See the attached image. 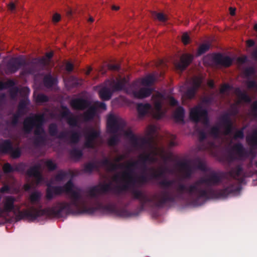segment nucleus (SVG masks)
I'll list each match as a JSON object with an SVG mask.
<instances>
[{
	"label": "nucleus",
	"instance_id": "f257e3e1",
	"mask_svg": "<svg viewBox=\"0 0 257 257\" xmlns=\"http://www.w3.org/2000/svg\"><path fill=\"white\" fill-rule=\"evenodd\" d=\"M124 126L125 122L119 116L112 114L108 115L107 130L110 133L116 135L109 139L108 145H115L118 141L117 136H124L130 140L133 147L137 149H146L148 153L140 154L136 161H127L119 164L117 163L126 158L125 155H117L113 162L104 160L102 165L106 170V175L103 177L108 183L99 184L91 188L88 192L91 196L111 190H125L132 186L145 183L149 179L145 169L141 167V165L159 160L166 162L171 160L172 157L171 152L158 146L155 139L156 128L154 125L147 127L145 137L134 135L131 129L125 130Z\"/></svg>",
	"mask_w": 257,
	"mask_h": 257
},
{
	"label": "nucleus",
	"instance_id": "f03ea898",
	"mask_svg": "<svg viewBox=\"0 0 257 257\" xmlns=\"http://www.w3.org/2000/svg\"><path fill=\"white\" fill-rule=\"evenodd\" d=\"M145 210H0V224L20 220L40 221L47 218H62L68 216L130 218L140 215Z\"/></svg>",
	"mask_w": 257,
	"mask_h": 257
},
{
	"label": "nucleus",
	"instance_id": "7ed1b4c3",
	"mask_svg": "<svg viewBox=\"0 0 257 257\" xmlns=\"http://www.w3.org/2000/svg\"><path fill=\"white\" fill-rule=\"evenodd\" d=\"M152 100L154 105L153 108L149 103L138 104L137 109L140 115L143 116L150 113L154 118L159 119L164 113L162 108L165 110L168 104L171 106L177 104V101L173 97L165 96L159 92L153 95Z\"/></svg>",
	"mask_w": 257,
	"mask_h": 257
},
{
	"label": "nucleus",
	"instance_id": "20e7f679",
	"mask_svg": "<svg viewBox=\"0 0 257 257\" xmlns=\"http://www.w3.org/2000/svg\"><path fill=\"white\" fill-rule=\"evenodd\" d=\"M194 171V168L188 162L177 163L172 170L164 169L161 167L156 169L152 168L150 170L151 176L153 178L160 177L167 173L175 174L182 178H187L189 177Z\"/></svg>",
	"mask_w": 257,
	"mask_h": 257
},
{
	"label": "nucleus",
	"instance_id": "39448f33",
	"mask_svg": "<svg viewBox=\"0 0 257 257\" xmlns=\"http://www.w3.org/2000/svg\"><path fill=\"white\" fill-rule=\"evenodd\" d=\"M62 193L70 195L74 204L76 206L80 207L83 204L81 191L77 188L74 187L71 181H68L63 187H53L49 186L47 190L46 196L48 199H51L53 194H59Z\"/></svg>",
	"mask_w": 257,
	"mask_h": 257
},
{
	"label": "nucleus",
	"instance_id": "423d86ee",
	"mask_svg": "<svg viewBox=\"0 0 257 257\" xmlns=\"http://www.w3.org/2000/svg\"><path fill=\"white\" fill-rule=\"evenodd\" d=\"M126 83L124 78H117L116 80L113 79L106 82V86L103 87L99 91L100 98L103 100H108L111 98L112 94L114 91L121 90Z\"/></svg>",
	"mask_w": 257,
	"mask_h": 257
},
{
	"label": "nucleus",
	"instance_id": "0eeeda50",
	"mask_svg": "<svg viewBox=\"0 0 257 257\" xmlns=\"http://www.w3.org/2000/svg\"><path fill=\"white\" fill-rule=\"evenodd\" d=\"M44 118L43 114L35 115L32 117H27L24 122V130L29 132L33 127H35V135L42 136L44 133L42 127Z\"/></svg>",
	"mask_w": 257,
	"mask_h": 257
},
{
	"label": "nucleus",
	"instance_id": "6e6552de",
	"mask_svg": "<svg viewBox=\"0 0 257 257\" xmlns=\"http://www.w3.org/2000/svg\"><path fill=\"white\" fill-rule=\"evenodd\" d=\"M232 123L230 120H226L212 127L211 135L215 138L221 137L228 135L231 130Z\"/></svg>",
	"mask_w": 257,
	"mask_h": 257
},
{
	"label": "nucleus",
	"instance_id": "1a4fd4ad",
	"mask_svg": "<svg viewBox=\"0 0 257 257\" xmlns=\"http://www.w3.org/2000/svg\"><path fill=\"white\" fill-rule=\"evenodd\" d=\"M40 165H36L31 168L27 171V174L29 177H34L35 181L32 180L30 183H27L24 185V189L26 191L28 190L30 188H35L36 185L39 183L41 180L42 177L40 174Z\"/></svg>",
	"mask_w": 257,
	"mask_h": 257
},
{
	"label": "nucleus",
	"instance_id": "9d476101",
	"mask_svg": "<svg viewBox=\"0 0 257 257\" xmlns=\"http://www.w3.org/2000/svg\"><path fill=\"white\" fill-rule=\"evenodd\" d=\"M99 133L98 131L90 129L85 134V146L87 148H94L100 143L99 138Z\"/></svg>",
	"mask_w": 257,
	"mask_h": 257
},
{
	"label": "nucleus",
	"instance_id": "9b49d317",
	"mask_svg": "<svg viewBox=\"0 0 257 257\" xmlns=\"http://www.w3.org/2000/svg\"><path fill=\"white\" fill-rule=\"evenodd\" d=\"M190 117L191 119L195 122L201 121L204 124H207L208 123L207 111L200 106L191 109Z\"/></svg>",
	"mask_w": 257,
	"mask_h": 257
},
{
	"label": "nucleus",
	"instance_id": "f8f14e48",
	"mask_svg": "<svg viewBox=\"0 0 257 257\" xmlns=\"http://www.w3.org/2000/svg\"><path fill=\"white\" fill-rule=\"evenodd\" d=\"M202 82L200 77L195 76L191 80L192 88L189 89L186 93L182 96V103H185V100L186 99L192 98L196 92L197 89L199 87Z\"/></svg>",
	"mask_w": 257,
	"mask_h": 257
},
{
	"label": "nucleus",
	"instance_id": "ddd939ff",
	"mask_svg": "<svg viewBox=\"0 0 257 257\" xmlns=\"http://www.w3.org/2000/svg\"><path fill=\"white\" fill-rule=\"evenodd\" d=\"M193 58V55L191 54H183L180 57V61L175 62L176 68L181 71L185 69L192 62Z\"/></svg>",
	"mask_w": 257,
	"mask_h": 257
},
{
	"label": "nucleus",
	"instance_id": "4468645a",
	"mask_svg": "<svg viewBox=\"0 0 257 257\" xmlns=\"http://www.w3.org/2000/svg\"><path fill=\"white\" fill-rule=\"evenodd\" d=\"M61 115L66 118L67 123L70 126H76L78 122V117L70 113L69 109L66 107H62Z\"/></svg>",
	"mask_w": 257,
	"mask_h": 257
},
{
	"label": "nucleus",
	"instance_id": "2eb2a0df",
	"mask_svg": "<svg viewBox=\"0 0 257 257\" xmlns=\"http://www.w3.org/2000/svg\"><path fill=\"white\" fill-rule=\"evenodd\" d=\"M71 107L75 110H84L89 106V102L81 98L73 99L70 101Z\"/></svg>",
	"mask_w": 257,
	"mask_h": 257
},
{
	"label": "nucleus",
	"instance_id": "dca6fc26",
	"mask_svg": "<svg viewBox=\"0 0 257 257\" xmlns=\"http://www.w3.org/2000/svg\"><path fill=\"white\" fill-rule=\"evenodd\" d=\"M26 63L25 59L22 57L13 58L11 60L9 65V70L11 73L17 71L21 66Z\"/></svg>",
	"mask_w": 257,
	"mask_h": 257
},
{
	"label": "nucleus",
	"instance_id": "f3484780",
	"mask_svg": "<svg viewBox=\"0 0 257 257\" xmlns=\"http://www.w3.org/2000/svg\"><path fill=\"white\" fill-rule=\"evenodd\" d=\"M214 59L216 63L225 67H229L232 64L233 61L230 57L221 54L216 55Z\"/></svg>",
	"mask_w": 257,
	"mask_h": 257
},
{
	"label": "nucleus",
	"instance_id": "a211bd4d",
	"mask_svg": "<svg viewBox=\"0 0 257 257\" xmlns=\"http://www.w3.org/2000/svg\"><path fill=\"white\" fill-rule=\"evenodd\" d=\"M153 91L152 89L149 87H142L139 90L133 91L134 96L138 99H143L151 95Z\"/></svg>",
	"mask_w": 257,
	"mask_h": 257
},
{
	"label": "nucleus",
	"instance_id": "6ab92c4d",
	"mask_svg": "<svg viewBox=\"0 0 257 257\" xmlns=\"http://www.w3.org/2000/svg\"><path fill=\"white\" fill-rule=\"evenodd\" d=\"M232 151L233 154L236 156V159H242L246 157L247 153L243 149L242 146L240 144H237L234 145L232 148Z\"/></svg>",
	"mask_w": 257,
	"mask_h": 257
},
{
	"label": "nucleus",
	"instance_id": "aec40b11",
	"mask_svg": "<svg viewBox=\"0 0 257 257\" xmlns=\"http://www.w3.org/2000/svg\"><path fill=\"white\" fill-rule=\"evenodd\" d=\"M235 94L237 98V100L235 102V105H236L241 102H249L251 100L250 98L247 95L246 92L241 91L239 88L235 89Z\"/></svg>",
	"mask_w": 257,
	"mask_h": 257
},
{
	"label": "nucleus",
	"instance_id": "412c9836",
	"mask_svg": "<svg viewBox=\"0 0 257 257\" xmlns=\"http://www.w3.org/2000/svg\"><path fill=\"white\" fill-rule=\"evenodd\" d=\"M219 177L215 173H210L206 178L201 180V183H204L208 185L214 184L219 181Z\"/></svg>",
	"mask_w": 257,
	"mask_h": 257
},
{
	"label": "nucleus",
	"instance_id": "4be33fe9",
	"mask_svg": "<svg viewBox=\"0 0 257 257\" xmlns=\"http://www.w3.org/2000/svg\"><path fill=\"white\" fill-rule=\"evenodd\" d=\"M96 111L92 106L89 107L87 111H85L82 115L83 120L85 121L92 119L95 116Z\"/></svg>",
	"mask_w": 257,
	"mask_h": 257
},
{
	"label": "nucleus",
	"instance_id": "5701e85b",
	"mask_svg": "<svg viewBox=\"0 0 257 257\" xmlns=\"http://www.w3.org/2000/svg\"><path fill=\"white\" fill-rule=\"evenodd\" d=\"M246 141L248 144L250 146L257 145V129L253 131L251 135L246 137Z\"/></svg>",
	"mask_w": 257,
	"mask_h": 257
},
{
	"label": "nucleus",
	"instance_id": "b1692460",
	"mask_svg": "<svg viewBox=\"0 0 257 257\" xmlns=\"http://www.w3.org/2000/svg\"><path fill=\"white\" fill-rule=\"evenodd\" d=\"M56 78L51 77L50 75H46L44 78V83L45 86L47 88L52 87L56 83Z\"/></svg>",
	"mask_w": 257,
	"mask_h": 257
},
{
	"label": "nucleus",
	"instance_id": "393cba45",
	"mask_svg": "<svg viewBox=\"0 0 257 257\" xmlns=\"http://www.w3.org/2000/svg\"><path fill=\"white\" fill-rule=\"evenodd\" d=\"M12 149V144L8 141H5L0 145V151L2 153H9Z\"/></svg>",
	"mask_w": 257,
	"mask_h": 257
},
{
	"label": "nucleus",
	"instance_id": "a878e982",
	"mask_svg": "<svg viewBox=\"0 0 257 257\" xmlns=\"http://www.w3.org/2000/svg\"><path fill=\"white\" fill-rule=\"evenodd\" d=\"M155 81V78L153 75H149L141 80V83L142 85L145 86H150L152 85Z\"/></svg>",
	"mask_w": 257,
	"mask_h": 257
},
{
	"label": "nucleus",
	"instance_id": "bb28decb",
	"mask_svg": "<svg viewBox=\"0 0 257 257\" xmlns=\"http://www.w3.org/2000/svg\"><path fill=\"white\" fill-rule=\"evenodd\" d=\"M53 56V52L47 53L44 57L39 60V63L43 65H49L51 62V59Z\"/></svg>",
	"mask_w": 257,
	"mask_h": 257
},
{
	"label": "nucleus",
	"instance_id": "cd10ccee",
	"mask_svg": "<svg viewBox=\"0 0 257 257\" xmlns=\"http://www.w3.org/2000/svg\"><path fill=\"white\" fill-rule=\"evenodd\" d=\"M174 117L178 121L183 120L184 116V109L181 107H178L174 112Z\"/></svg>",
	"mask_w": 257,
	"mask_h": 257
},
{
	"label": "nucleus",
	"instance_id": "c85d7f7f",
	"mask_svg": "<svg viewBox=\"0 0 257 257\" xmlns=\"http://www.w3.org/2000/svg\"><path fill=\"white\" fill-rule=\"evenodd\" d=\"M152 16L154 19L161 22H165L169 19L168 16L162 13H157L154 12H153Z\"/></svg>",
	"mask_w": 257,
	"mask_h": 257
},
{
	"label": "nucleus",
	"instance_id": "c756f323",
	"mask_svg": "<svg viewBox=\"0 0 257 257\" xmlns=\"http://www.w3.org/2000/svg\"><path fill=\"white\" fill-rule=\"evenodd\" d=\"M198 184L190 187L189 191L191 193L195 192L199 197H205L206 193L204 190H200L198 188Z\"/></svg>",
	"mask_w": 257,
	"mask_h": 257
},
{
	"label": "nucleus",
	"instance_id": "7c9ffc66",
	"mask_svg": "<svg viewBox=\"0 0 257 257\" xmlns=\"http://www.w3.org/2000/svg\"><path fill=\"white\" fill-rule=\"evenodd\" d=\"M15 199L12 197H7L5 199L4 209H13Z\"/></svg>",
	"mask_w": 257,
	"mask_h": 257
},
{
	"label": "nucleus",
	"instance_id": "2f4dec72",
	"mask_svg": "<svg viewBox=\"0 0 257 257\" xmlns=\"http://www.w3.org/2000/svg\"><path fill=\"white\" fill-rule=\"evenodd\" d=\"M210 45L209 43H204L201 44L198 48L197 55H201L209 50Z\"/></svg>",
	"mask_w": 257,
	"mask_h": 257
},
{
	"label": "nucleus",
	"instance_id": "473e14b6",
	"mask_svg": "<svg viewBox=\"0 0 257 257\" xmlns=\"http://www.w3.org/2000/svg\"><path fill=\"white\" fill-rule=\"evenodd\" d=\"M41 194L38 192H35L32 193L30 197V200L32 204L36 203L38 202L40 197Z\"/></svg>",
	"mask_w": 257,
	"mask_h": 257
},
{
	"label": "nucleus",
	"instance_id": "72a5a7b5",
	"mask_svg": "<svg viewBox=\"0 0 257 257\" xmlns=\"http://www.w3.org/2000/svg\"><path fill=\"white\" fill-rule=\"evenodd\" d=\"M241 171V168L240 166H237L230 171V175L232 177L237 179L240 176Z\"/></svg>",
	"mask_w": 257,
	"mask_h": 257
},
{
	"label": "nucleus",
	"instance_id": "f704fd0d",
	"mask_svg": "<svg viewBox=\"0 0 257 257\" xmlns=\"http://www.w3.org/2000/svg\"><path fill=\"white\" fill-rule=\"evenodd\" d=\"M37 103H43L48 101V97L43 94H39L35 97Z\"/></svg>",
	"mask_w": 257,
	"mask_h": 257
},
{
	"label": "nucleus",
	"instance_id": "c9c22d12",
	"mask_svg": "<svg viewBox=\"0 0 257 257\" xmlns=\"http://www.w3.org/2000/svg\"><path fill=\"white\" fill-rule=\"evenodd\" d=\"M14 81L11 80H8L5 82L0 81V90L9 88L14 85Z\"/></svg>",
	"mask_w": 257,
	"mask_h": 257
},
{
	"label": "nucleus",
	"instance_id": "e433bc0d",
	"mask_svg": "<svg viewBox=\"0 0 257 257\" xmlns=\"http://www.w3.org/2000/svg\"><path fill=\"white\" fill-rule=\"evenodd\" d=\"M27 104V100H23L21 101L18 107V112L20 114H22L24 113L25 108Z\"/></svg>",
	"mask_w": 257,
	"mask_h": 257
},
{
	"label": "nucleus",
	"instance_id": "4c0bfd02",
	"mask_svg": "<svg viewBox=\"0 0 257 257\" xmlns=\"http://www.w3.org/2000/svg\"><path fill=\"white\" fill-rule=\"evenodd\" d=\"M92 107L94 108L95 111H96V110L98 108H101L103 110L106 109V105L105 103L99 101H96L94 102L92 105Z\"/></svg>",
	"mask_w": 257,
	"mask_h": 257
},
{
	"label": "nucleus",
	"instance_id": "58836bf2",
	"mask_svg": "<svg viewBox=\"0 0 257 257\" xmlns=\"http://www.w3.org/2000/svg\"><path fill=\"white\" fill-rule=\"evenodd\" d=\"M149 214L154 219L158 218L161 215V210H148Z\"/></svg>",
	"mask_w": 257,
	"mask_h": 257
},
{
	"label": "nucleus",
	"instance_id": "ea45409f",
	"mask_svg": "<svg viewBox=\"0 0 257 257\" xmlns=\"http://www.w3.org/2000/svg\"><path fill=\"white\" fill-rule=\"evenodd\" d=\"M71 155L75 159H79L82 156V153L81 151L75 149L71 151Z\"/></svg>",
	"mask_w": 257,
	"mask_h": 257
},
{
	"label": "nucleus",
	"instance_id": "a19ab883",
	"mask_svg": "<svg viewBox=\"0 0 257 257\" xmlns=\"http://www.w3.org/2000/svg\"><path fill=\"white\" fill-rule=\"evenodd\" d=\"M169 139V147H173L177 145V142L175 141L176 137L173 135H169L168 137Z\"/></svg>",
	"mask_w": 257,
	"mask_h": 257
},
{
	"label": "nucleus",
	"instance_id": "79ce46f5",
	"mask_svg": "<svg viewBox=\"0 0 257 257\" xmlns=\"http://www.w3.org/2000/svg\"><path fill=\"white\" fill-rule=\"evenodd\" d=\"M57 126L55 124H51L49 125V132L51 136H55L57 134Z\"/></svg>",
	"mask_w": 257,
	"mask_h": 257
},
{
	"label": "nucleus",
	"instance_id": "37998d69",
	"mask_svg": "<svg viewBox=\"0 0 257 257\" xmlns=\"http://www.w3.org/2000/svg\"><path fill=\"white\" fill-rule=\"evenodd\" d=\"M96 168V165L94 163H88L85 166L84 170L86 172H90Z\"/></svg>",
	"mask_w": 257,
	"mask_h": 257
},
{
	"label": "nucleus",
	"instance_id": "c03bdc74",
	"mask_svg": "<svg viewBox=\"0 0 257 257\" xmlns=\"http://www.w3.org/2000/svg\"><path fill=\"white\" fill-rule=\"evenodd\" d=\"M80 138V135L77 133H73L70 137V141L71 143H77Z\"/></svg>",
	"mask_w": 257,
	"mask_h": 257
},
{
	"label": "nucleus",
	"instance_id": "a18cd8bd",
	"mask_svg": "<svg viewBox=\"0 0 257 257\" xmlns=\"http://www.w3.org/2000/svg\"><path fill=\"white\" fill-rule=\"evenodd\" d=\"M45 164L47 168L50 170H53L56 168V164L51 160L46 161L45 162Z\"/></svg>",
	"mask_w": 257,
	"mask_h": 257
},
{
	"label": "nucleus",
	"instance_id": "49530a36",
	"mask_svg": "<svg viewBox=\"0 0 257 257\" xmlns=\"http://www.w3.org/2000/svg\"><path fill=\"white\" fill-rule=\"evenodd\" d=\"M254 73V69L253 67H249L245 69L244 71V75L246 77H249L253 75Z\"/></svg>",
	"mask_w": 257,
	"mask_h": 257
},
{
	"label": "nucleus",
	"instance_id": "de8ad7c7",
	"mask_svg": "<svg viewBox=\"0 0 257 257\" xmlns=\"http://www.w3.org/2000/svg\"><path fill=\"white\" fill-rule=\"evenodd\" d=\"M11 156L13 158H17L21 155V151L19 149H17L15 150H12L10 152Z\"/></svg>",
	"mask_w": 257,
	"mask_h": 257
},
{
	"label": "nucleus",
	"instance_id": "09e8293b",
	"mask_svg": "<svg viewBox=\"0 0 257 257\" xmlns=\"http://www.w3.org/2000/svg\"><path fill=\"white\" fill-rule=\"evenodd\" d=\"M246 61V57L243 56L241 57H238L236 59V63L238 65V67H240V65L244 64Z\"/></svg>",
	"mask_w": 257,
	"mask_h": 257
},
{
	"label": "nucleus",
	"instance_id": "8fccbe9b",
	"mask_svg": "<svg viewBox=\"0 0 257 257\" xmlns=\"http://www.w3.org/2000/svg\"><path fill=\"white\" fill-rule=\"evenodd\" d=\"M251 114L255 117H257V101L254 102L251 107Z\"/></svg>",
	"mask_w": 257,
	"mask_h": 257
},
{
	"label": "nucleus",
	"instance_id": "3c124183",
	"mask_svg": "<svg viewBox=\"0 0 257 257\" xmlns=\"http://www.w3.org/2000/svg\"><path fill=\"white\" fill-rule=\"evenodd\" d=\"M33 73H34V67L31 66L30 67H29L28 69L27 68H25V69H24L23 71L21 72V75H24Z\"/></svg>",
	"mask_w": 257,
	"mask_h": 257
},
{
	"label": "nucleus",
	"instance_id": "603ef678",
	"mask_svg": "<svg viewBox=\"0 0 257 257\" xmlns=\"http://www.w3.org/2000/svg\"><path fill=\"white\" fill-rule=\"evenodd\" d=\"M3 169L5 173H9L13 171L12 168L9 163L5 164L3 166Z\"/></svg>",
	"mask_w": 257,
	"mask_h": 257
},
{
	"label": "nucleus",
	"instance_id": "864d4df0",
	"mask_svg": "<svg viewBox=\"0 0 257 257\" xmlns=\"http://www.w3.org/2000/svg\"><path fill=\"white\" fill-rule=\"evenodd\" d=\"M182 41L184 44L187 45L189 43L190 38L187 33H184L182 36Z\"/></svg>",
	"mask_w": 257,
	"mask_h": 257
},
{
	"label": "nucleus",
	"instance_id": "5fc2aeb1",
	"mask_svg": "<svg viewBox=\"0 0 257 257\" xmlns=\"http://www.w3.org/2000/svg\"><path fill=\"white\" fill-rule=\"evenodd\" d=\"M66 173L64 172H59L57 175L56 176V181H61L64 179L66 176Z\"/></svg>",
	"mask_w": 257,
	"mask_h": 257
},
{
	"label": "nucleus",
	"instance_id": "6e6d98bb",
	"mask_svg": "<svg viewBox=\"0 0 257 257\" xmlns=\"http://www.w3.org/2000/svg\"><path fill=\"white\" fill-rule=\"evenodd\" d=\"M243 137V133L242 130L237 131L234 135V139H242Z\"/></svg>",
	"mask_w": 257,
	"mask_h": 257
},
{
	"label": "nucleus",
	"instance_id": "4d7b16f0",
	"mask_svg": "<svg viewBox=\"0 0 257 257\" xmlns=\"http://www.w3.org/2000/svg\"><path fill=\"white\" fill-rule=\"evenodd\" d=\"M60 19L61 16L59 14L56 13L53 15L52 18V21L54 23H57L60 20Z\"/></svg>",
	"mask_w": 257,
	"mask_h": 257
},
{
	"label": "nucleus",
	"instance_id": "13d9d810",
	"mask_svg": "<svg viewBox=\"0 0 257 257\" xmlns=\"http://www.w3.org/2000/svg\"><path fill=\"white\" fill-rule=\"evenodd\" d=\"M247 86L248 88L256 87V84L254 81H249L246 82Z\"/></svg>",
	"mask_w": 257,
	"mask_h": 257
},
{
	"label": "nucleus",
	"instance_id": "bf43d9fd",
	"mask_svg": "<svg viewBox=\"0 0 257 257\" xmlns=\"http://www.w3.org/2000/svg\"><path fill=\"white\" fill-rule=\"evenodd\" d=\"M66 70L68 72H71L73 69V65L70 62H67L65 66Z\"/></svg>",
	"mask_w": 257,
	"mask_h": 257
},
{
	"label": "nucleus",
	"instance_id": "052dcab7",
	"mask_svg": "<svg viewBox=\"0 0 257 257\" xmlns=\"http://www.w3.org/2000/svg\"><path fill=\"white\" fill-rule=\"evenodd\" d=\"M16 7V5L15 3H13V2L10 3L8 5V10L11 12H13L15 10Z\"/></svg>",
	"mask_w": 257,
	"mask_h": 257
},
{
	"label": "nucleus",
	"instance_id": "680f3d73",
	"mask_svg": "<svg viewBox=\"0 0 257 257\" xmlns=\"http://www.w3.org/2000/svg\"><path fill=\"white\" fill-rule=\"evenodd\" d=\"M229 86L227 84H224L222 85L220 88V93H224L228 89Z\"/></svg>",
	"mask_w": 257,
	"mask_h": 257
},
{
	"label": "nucleus",
	"instance_id": "e2e57ef3",
	"mask_svg": "<svg viewBox=\"0 0 257 257\" xmlns=\"http://www.w3.org/2000/svg\"><path fill=\"white\" fill-rule=\"evenodd\" d=\"M160 184L163 187H169L172 184V182L167 181H163L160 183Z\"/></svg>",
	"mask_w": 257,
	"mask_h": 257
},
{
	"label": "nucleus",
	"instance_id": "0e129e2a",
	"mask_svg": "<svg viewBox=\"0 0 257 257\" xmlns=\"http://www.w3.org/2000/svg\"><path fill=\"white\" fill-rule=\"evenodd\" d=\"M254 44V42L252 40H248L246 41V45L247 47H250Z\"/></svg>",
	"mask_w": 257,
	"mask_h": 257
},
{
	"label": "nucleus",
	"instance_id": "69168bd1",
	"mask_svg": "<svg viewBox=\"0 0 257 257\" xmlns=\"http://www.w3.org/2000/svg\"><path fill=\"white\" fill-rule=\"evenodd\" d=\"M9 190V187L8 186H4L0 189V192L1 193H5L7 192Z\"/></svg>",
	"mask_w": 257,
	"mask_h": 257
},
{
	"label": "nucleus",
	"instance_id": "338daca9",
	"mask_svg": "<svg viewBox=\"0 0 257 257\" xmlns=\"http://www.w3.org/2000/svg\"><path fill=\"white\" fill-rule=\"evenodd\" d=\"M199 139L200 141H202L203 140H204L206 136L205 134L202 132H200L199 133Z\"/></svg>",
	"mask_w": 257,
	"mask_h": 257
},
{
	"label": "nucleus",
	"instance_id": "774afa93",
	"mask_svg": "<svg viewBox=\"0 0 257 257\" xmlns=\"http://www.w3.org/2000/svg\"><path fill=\"white\" fill-rule=\"evenodd\" d=\"M198 168L201 170H204L205 169L206 166L204 163H200L198 165Z\"/></svg>",
	"mask_w": 257,
	"mask_h": 257
}]
</instances>
